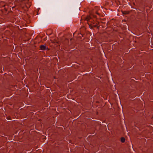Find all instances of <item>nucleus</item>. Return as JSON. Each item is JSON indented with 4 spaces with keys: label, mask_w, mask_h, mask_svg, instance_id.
I'll use <instances>...</instances> for the list:
<instances>
[{
    "label": "nucleus",
    "mask_w": 153,
    "mask_h": 153,
    "mask_svg": "<svg viewBox=\"0 0 153 153\" xmlns=\"http://www.w3.org/2000/svg\"><path fill=\"white\" fill-rule=\"evenodd\" d=\"M88 24L89 25L90 27L91 28H92L94 27H96L97 26V24H90L89 23H88Z\"/></svg>",
    "instance_id": "obj_1"
},
{
    "label": "nucleus",
    "mask_w": 153,
    "mask_h": 153,
    "mask_svg": "<svg viewBox=\"0 0 153 153\" xmlns=\"http://www.w3.org/2000/svg\"><path fill=\"white\" fill-rule=\"evenodd\" d=\"M39 48L41 50L44 51L46 50V48L45 45H41L40 46Z\"/></svg>",
    "instance_id": "obj_2"
},
{
    "label": "nucleus",
    "mask_w": 153,
    "mask_h": 153,
    "mask_svg": "<svg viewBox=\"0 0 153 153\" xmlns=\"http://www.w3.org/2000/svg\"><path fill=\"white\" fill-rule=\"evenodd\" d=\"M25 1L27 2H28V3L26 4V6L27 7H30V6L31 5V3L29 1V0H25Z\"/></svg>",
    "instance_id": "obj_3"
},
{
    "label": "nucleus",
    "mask_w": 153,
    "mask_h": 153,
    "mask_svg": "<svg viewBox=\"0 0 153 153\" xmlns=\"http://www.w3.org/2000/svg\"><path fill=\"white\" fill-rule=\"evenodd\" d=\"M91 19V17L89 16H86L85 18V20H86L87 22H88V21L89 20H90Z\"/></svg>",
    "instance_id": "obj_4"
},
{
    "label": "nucleus",
    "mask_w": 153,
    "mask_h": 153,
    "mask_svg": "<svg viewBox=\"0 0 153 153\" xmlns=\"http://www.w3.org/2000/svg\"><path fill=\"white\" fill-rule=\"evenodd\" d=\"M122 13L123 14H127L129 13V12L128 11H122Z\"/></svg>",
    "instance_id": "obj_5"
},
{
    "label": "nucleus",
    "mask_w": 153,
    "mask_h": 153,
    "mask_svg": "<svg viewBox=\"0 0 153 153\" xmlns=\"http://www.w3.org/2000/svg\"><path fill=\"white\" fill-rule=\"evenodd\" d=\"M121 140L122 143H123L125 141V139L124 137H122L121 139Z\"/></svg>",
    "instance_id": "obj_6"
},
{
    "label": "nucleus",
    "mask_w": 153,
    "mask_h": 153,
    "mask_svg": "<svg viewBox=\"0 0 153 153\" xmlns=\"http://www.w3.org/2000/svg\"><path fill=\"white\" fill-rule=\"evenodd\" d=\"M96 13L98 15H99V14L97 12H96Z\"/></svg>",
    "instance_id": "obj_7"
}]
</instances>
